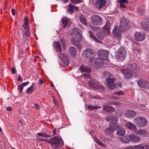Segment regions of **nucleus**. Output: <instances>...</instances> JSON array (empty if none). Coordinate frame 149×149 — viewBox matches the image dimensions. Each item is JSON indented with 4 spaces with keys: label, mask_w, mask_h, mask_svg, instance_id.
Masks as SVG:
<instances>
[{
    "label": "nucleus",
    "mask_w": 149,
    "mask_h": 149,
    "mask_svg": "<svg viewBox=\"0 0 149 149\" xmlns=\"http://www.w3.org/2000/svg\"><path fill=\"white\" fill-rule=\"evenodd\" d=\"M72 33L74 34L71 40L72 44L79 48L81 47L79 42L82 38L81 31L78 29L75 28L72 30Z\"/></svg>",
    "instance_id": "f257e3e1"
},
{
    "label": "nucleus",
    "mask_w": 149,
    "mask_h": 149,
    "mask_svg": "<svg viewBox=\"0 0 149 149\" xmlns=\"http://www.w3.org/2000/svg\"><path fill=\"white\" fill-rule=\"evenodd\" d=\"M50 145L54 149H56L58 147L62 146L64 145L63 140L57 136H54L50 139Z\"/></svg>",
    "instance_id": "f03ea898"
},
{
    "label": "nucleus",
    "mask_w": 149,
    "mask_h": 149,
    "mask_svg": "<svg viewBox=\"0 0 149 149\" xmlns=\"http://www.w3.org/2000/svg\"><path fill=\"white\" fill-rule=\"evenodd\" d=\"M129 22L125 17L121 18L120 23L119 29L120 31L125 32L128 30L130 27Z\"/></svg>",
    "instance_id": "7ed1b4c3"
},
{
    "label": "nucleus",
    "mask_w": 149,
    "mask_h": 149,
    "mask_svg": "<svg viewBox=\"0 0 149 149\" xmlns=\"http://www.w3.org/2000/svg\"><path fill=\"white\" fill-rule=\"evenodd\" d=\"M126 55L125 49L123 47L121 46L118 50L116 58L119 62H122L125 59Z\"/></svg>",
    "instance_id": "20e7f679"
},
{
    "label": "nucleus",
    "mask_w": 149,
    "mask_h": 149,
    "mask_svg": "<svg viewBox=\"0 0 149 149\" xmlns=\"http://www.w3.org/2000/svg\"><path fill=\"white\" fill-rule=\"evenodd\" d=\"M82 54L84 57L87 59H92L95 56L96 53L93 49L88 48L83 51Z\"/></svg>",
    "instance_id": "39448f33"
},
{
    "label": "nucleus",
    "mask_w": 149,
    "mask_h": 149,
    "mask_svg": "<svg viewBox=\"0 0 149 149\" xmlns=\"http://www.w3.org/2000/svg\"><path fill=\"white\" fill-rule=\"evenodd\" d=\"M134 121L137 126L139 127H144L147 124V120L144 117H138L135 118Z\"/></svg>",
    "instance_id": "423d86ee"
},
{
    "label": "nucleus",
    "mask_w": 149,
    "mask_h": 149,
    "mask_svg": "<svg viewBox=\"0 0 149 149\" xmlns=\"http://www.w3.org/2000/svg\"><path fill=\"white\" fill-rule=\"evenodd\" d=\"M91 21L94 25L97 26L100 25L103 22L102 18L96 15H92L91 17Z\"/></svg>",
    "instance_id": "0eeeda50"
},
{
    "label": "nucleus",
    "mask_w": 149,
    "mask_h": 149,
    "mask_svg": "<svg viewBox=\"0 0 149 149\" xmlns=\"http://www.w3.org/2000/svg\"><path fill=\"white\" fill-rule=\"evenodd\" d=\"M59 58L62 61V63L63 64V65L66 67L69 63V59L65 54L63 53L58 54Z\"/></svg>",
    "instance_id": "6e6552de"
},
{
    "label": "nucleus",
    "mask_w": 149,
    "mask_h": 149,
    "mask_svg": "<svg viewBox=\"0 0 149 149\" xmlns=\"http://www.w3.org/2000/svg\"><path fill=\"white\" fill-rule=\"evenodd\" d=\"M137 84L141 88L149 89V82L146 80L139 79L137 81Z\"/></svg>",
    "instance_id": "1a4fd4ad"
},
{
    "label": "nucleus",
    "mask_w": 149,
    "mask_h": 149,
    "mask_svg": "<svg viewBox=\"0 0 149 149\" xmlns=\"http://www.w3.org/2000/svg\"><path fill=\"white\" fill-rule=\"evenodd\" d=\"M134 36L135 40L139 41H142L144 40L146 38L145 34L141 32H136L135 33Z\"/></svg>",
    "instance_id": "9d476101"
},
{
    "label": "nucleus",
    "mask_w": 149,
    "mask_h": 149,
    "mask_svg": "<svg viewBox=\"0 0 149 149\" xmlns=\"http://www.w3.org/2000/svg\"><path fill=\"white\" fill-rule=\"evenodd\" d=\"M97 54L102 59L106 61L108 60V52L107 51L104 50H99L97 52Z\"/></svg>",
    "instance_id": "9b49d317"
},
{
    "label": "nucleus",
    "mask_w": 149,
    "mask_h": 149,
    "mask_svg": "<svg viewBox=\"0 0 149 149\" xmlns=\"http://www.w3.org/2000/svg\"><path fill=\"white\" fill-rule=\"evenodd\" d=\"M107 1L106 0H97L95 3V6L99 10H101L102 8L105 6Z\"/></svg>",
    "instance_id": "f8f14e48"
},
{
    "label": "nucleus",
    "mask_w": 149,
    "mask_h": 149,
    "mask_svg": "<svg viewBox=\"0 0 149 149\" xmlns=\"http://www.w3.org/2000/svg\"><path fill=\"white\" fill-rule=\"evenodd\" d=\"M94 65L96 66L97 68H100L104 65V62L103 60L100 58H96L93 60Z\"/></svg>",
    "instance_id": "ddd939ff"
},
{
    "label": "nucleus",
    "mask_w": 149,
    "mask_h": 149,
    "mask_svg": "<svg viewBox=\"0 0 149 149\" xmlns=\"http://www.w3.org/2000/svg\"><path fill=\"white\" fill-rule=\"evenodd\" d=\"M115 79L111 78H108L107 79V81L108 87L110 89H114L116 86L114 84Z\"/></svg>",
    "instance_id": "4468645a"
},
{
    "label": "nucleus",
    "mask_w": 149,
    "mask_h": 149,
    "mask_svg": "<svg viewBox=\"0 0 149 149\" xmlns=\"http://www.w3.org/2000/svg\"><path fill=\"white\" fill-rule=\"evenodd\" d=\"M109 127L107 128L106 130H120V126L117 123H111L109 125Z\"/></svg>",
    "instance_id": "2eb2a0df"
},
{
    "label": "nucleus",
    "mask_w": 149,
    "mask_h": 149,
    "mask_svg": "<svg viewBox=\"0 0 149 149\" xmlns=\"http://www.w3.org/2000/svg\"><path fill=\"white\" fill-rule=\"evenodd\" d=\"M119 29L118 27L116 26L113 29V36L117 38V40H119L121 38V34Z\"/></svg>",
    "instance_id": "dca6fc26"
},
{
    "label": "nucleus",
    "mask_w": 149,
    "mask_h": 149,
    "mask_svg": "<svg viewBox=\"0 0 149 149\" xmlns=\"http://www.w3.org/2000/svg\"><path fill=\"white\" fill-rule=\"evenodd\" d=\"M122 72L125 74L124 77L125 79H129L132 77V73L131 70L128 69H123Z\"/></svg>",
    "instance_id": "f3484780"
},
{
    "label": "nucleus",
    "mask_w": 149,
    "mask_h": 149,
    "mask_svg": "<svg viewBox=\"0 0 149 149\" xmlns=\"http://www.w3.org/2000/svg\"><path fill=\"white\" fill-rule=\"evenodd\" d=\"M88 84L90 87L95 89H98L101 87V86L100 85L98 84L95 81L92 80L89 81H88Z\"/></svg>",
    "instance_id": "a211bd4d"
},
{
    "label": "nucleus",
    "mask_w": 149,
    "mask_h": 149,
    "mask_svg": "<svg viewBox=\"0 0 149 149\" xmlns=\"http://www.w3.org/2000/svg\"><path fill=\"white\" fill-rule=\"evenodd\" d=\"M125 115L128 118H133L136 116V113L134 111L129 110L125 112Z\"/></svg>",
    "instance_id": "6ab92c4d"
},
{
    "label": "nucleus",
    "mask_w": 149,
    "mask_h": 149,
    "mask_svg": "<svg viewBox=\"0 0 149 149\" xmlns=\"http://www.w3.org/2000/svg\"><path fill=\"white\" fill-rule=\"evenodd\" d=\"M74 9L76 10H79L78 7L73 6L72 3H70L68 6L67 11L71 14H72L74 12Z\"/></svg>",
    "instance_id": "aec40b11"
},
{
    "label": "nucleus",
    "mask_w": 149,
    "mask_h": 149,
    "mask_svg": "<svg viewBox=\"0 0 149 149\" xmlns=\"http://www.w3.org/2000/svg\"><path fill=\"white\" fill-rule=\"evenodd\" d=\"M110 26V23L109 21L107 22L106 23L104 26L103 27V30L102 31L105 35H107L110 33V30L109 26Z\"/></svg>",
    "instance_id": "412c9836"
},
{
    "label": "nucleus",
    "mask_w": 149,
    "mask_h": 149,
    "mask_svg": "<svg viewBox=\"0 0 149 149\" xmlns=\"http://www.w3.org/2000/svg\"><path fill=\"white\" fill-rule=\"evenodd\" d=\"M130 141L135 143H139L141 140L138 136L133 134L130 135Z\"/></svg>",
    "instance_id": "4be33fe9"
},
{
    "label": "nucleus",
    "mask_w": 149,
    "mask_h": 149,
    "mask_svg": "<svg viewBox=\"0 0 149 149\" xmlns=\"http://www.w3.org/2000/svg\"><path fill=\"white\" fill-rule=\"evenodd\" d=\"M129 66L131 67V70L134 72H137L139 70V66L132 61L130 62Z\"/></svg>",
    "instance_id": "5701e85b"
},
{
    "label": "nucleus",
    "mask_w": 149,
    "mask_h": 149,
    "mask_svg": "<svg viewBox=\"0 0 149 149\" xmlns=\"http://www.w3.org/2000/svg\"><path fill=\"white\" fill-rule=\"evenodd\" d=\"M126 125L130 130H136L137 129L136 126L132 123H126Z\"/></svg>",
    "instance_id": "b1692460"
},
{
    "label": "nucleus",
    "mask_w": 149,
    "mask_h": 149,
    "mask_svg": "<svg viewBox=\"0 0 149 149\" xmlns=\"http://www.w3.org/2000/svg\"><path fill=\"white\" fill-rule=\"evenodd\" d=\"M54 44L56 49L57 51L58 52H61L62 50L60 42L58 41H56L54 42Z\"/></svg>",
    "instance_id": "393cba45"
},
{
    "label": "nucleus",
    "mask_w": 149,
    "mask_h": 149,
    "mask_svg": "<svg viewBox=\"0 0 149 149\" xmlns=\"http://www.w3.org/2000/svg\"><path fill=\"white\" fill-rule=\"evenodd\" d=\"M103 109L109 113H111L113 112L115 109L114 108L112 107L107 106H104L103 107Z\"/></svg>",
    "instance_id": "a878e982"
},
{
    "label": "nucleus",
    "mask_w": 149,
    "mask_h": 149,
    "mask_svg": "<svg viewBox=\"0 0 149 149\" xmlns=\"http://www.w3.org/2000/svg\"><path fill=\"white\" fill-rule=\"evenodd\" d=\"M53 132V134L52 135H51L50 134H46L44 132H40L38 133L37 134V135L38 136H42L44 137H50L52 136L53 135H54L56 133V131H52Z\"/></svg>",
    "instance_id": "bb28decb"
},
{
    "label": "nucleus",
    "mask_w": 149,
    "mask_h": 149,
    "mask_svg": "<svg viewBox=\"0 0 149 149\" xmlns=\"http://www.w3.org/2000/svg\"><path fill=\"white\" fill-rule=\"evenodd\" d=\"M141 26L145 30L149 31V22H143L141 24Z\"/></svg>",
    "instance_id": "cd10ccee"
},
{
    "label": "nucleus",
    "mask_w": 149,
    "mask_h": 149,
    "mask_svg": "<svg viewBox=\"0 0 149 149\" xmlns=\"http://www.w3.org/2000/svg\"><path fill=\"white\" fill-rule=\"evenodd\" d=\"M135 133L141 136L145 137L149 135V134L146 131H136Z\"/></svg>",
    "instance_id": "c85d7f7f"
},
{
    "label": "nucleus",
    "mask_w": 149,
    "mask_h": 149,
    "mask_svg": "<svg viewBox=\"0 0 149 149\" xmlns=\"http://www.w3.org/2000/svg\"><path fill=\"white\" fill-rule=\"evenodd\" d=\"M79 70L81 72H86L88 73L91 71V69L89 68L86 67L83 65L81 66Z\"/></svg>",
    "instance_id": "c756f323"
},
{
    "label": "nucleus",
    "mask_w": 149,
    "mask_h": 149,
    "mask_svg": "<svg viewBox=\"0 0 149 149\" xmlns=\"http://www.w3.org/2000/svg\"><path fill=\"white\" fill-rule=\"evenodd\" d=\"M68 51L69 53H70L72 55L74 56L77 52V50L75 47H71L69 48Z\"/></svg>",
    "instance_id": "7c9ffc66"
},
{
    "label": "nucleus",
    "mask_w": 149,
    "mask_h": 149,
    "mask_svg": "<svg viewBox=\"0 0 149 149\" xmlns=\"http://www.w3.org/2000/svg\"><path fill=\"white\" fill-rule=\"evenodd\" d=\"M89 33L90 35V38L92 39H93L94 40L96 41V42H99V43H101L102 42L101 41L99 40L95 36L94 34L93 33V32L91 31H90L89 32Z\"/></svg>",
    "instance_id": "2f4dec72"
},
{
    "label": "nucleus",
    "mask_w": 149,
    "mask_h": 149,
    "mask_svg": "<svg viewBox=\"0 0 149 149\" xmlns=\"http://www.w3.org/2000/svg\"><path fill=\"white\" fill-rule=\"evenodd\" d=\"M34 83H33L26 90V92L28 94H31L34 91Z\"/></svg>",
    "instance_id": "473e14b6"
},
{
    "label": "nucleus",
    "mask_w": 149,
    "mask_h": 149,
    "mask_svg": "<svg viewBox=\"0 0 149 149\" xmlns=\"http://www.w3.org/2000/svg\"><path fill=\"white\" fill-rule=\"evenodd\" d=\"M100 108V106L97 105H96L95 106H94L93 105H89L87 107V108L89 110L91 111L96 110L98 108Z\"/></svg>",
    "instance_id": "72a5a7b5"
},
{
    "label": "nucleus",
    "mask_w": 149,
    "mask_h": 149,
    "mask_svg": "<svg viewBox=\"0 0 149 149\" xmlns=\"http://www.w3.org/2000/svg\"><path fill=\"white\" fill-rule=\"evenodd\" d=\"M120 140L123 142L125 143H128L130 141V138L129 136L122 137L120 138Z\"/></svg>",
    "instance_id": "f704fd0d"
},
{
    "label": "nucleus",
    "mask_w": 149,
    "mask_h": 149,
    "mask_svg": "<svg viewBox=\"0 0 149 149\" xmlns=\"http://www.w3.org/2000/svg\"><path fill=\"white\" fill-rule=\"evenodd\" d=\"M135 146L136 149H149V146L148 145L143 146L142 144H140Z\"/></svg>",
    "instance_id": "c9c22d12"
},
{
    "label": "nucleus",
    "mask_w": 149,
    "mask_h": 149,
    "mask_svg": "<svg viewBox=\"0 0 149 149\" xmlns=\"http://www.w3.org/2000/svg\"><path fill=\"white\" fill-rule=\"evenodd\" d=\"M80 22L84 25H86L87 24V21L83 15L80 16Z\"/></svg>",
    "instance_id": "e433bc0d"
},
{
    "label": "nucleus",
    "mask_w": 149,
    "mask_h": 149,
    "mask_svg": "<svg viewBox=\"0 0 149 149\" xmlns=\"http://www.w3.org/2000/svg\"><path fill=\"white\" fill-rule=\"evenodd\" d=\"M97 36L99 39L102 40L103 39L104 37L106 36V35L102 31L98 32L97 33Z\"/></svg>",
    "instance_id": "4c0bfd02"
},
{
    "label": "nucleus",
    "mask_w": 149,
    "mask_h": 149,
    "mask_svg": "<svg viewBox=\"0 0 149 149\" xmlns=\"http://www.w3.org/2000/svg\"><path fill=\"white\" fill-rule=\"evenodd\" d=\"M119 2L121 7L123 8H125L126 7L125 4L127 3L128 1L127 0H120Z\"/></svg>",
    "instance_id": "58836bf2"
},
{
    "label": "nucleus",
    "mask_w": 149,
    "mask_h": 149,
    "mask_svg": "<svg viewBox=\"0 0 149 149\" xmlns=\"http://www.w3.org/2000/svg\"><path fill=\"white\" fill-rule=\"evenodd\" d=\"M68 22V20L66 19H62V23L63 25V27L65 28L67 25Z\"/></svg>",
    "instance_id": "ea45409f"
},
{
    "label": "nucleus",
    "mask_w": 149,
    "mask_h": 149,
    "mask_svg": "<svg viewBox=\"0 0 149 149\" xmlns=\"http://www.w3.org/2000/svg\"><path fill=\"white\" fill-rule=\"evenodd\" d=\"M106 118L107 120L109 122H110V121H111V120L112 119H114L115 122H117L118 120V118H115V117L114 116L113 117L111 116H107L106 117Z\"/></svg>",
    "instance_id": "a19ab883"
},
{
    "label": "nucleus",
    "mask_w": 149,
    "mask_h": 149,
    "mask_svg": "<svg viewBox=\"0 0 149 149\" xmlns=\"http://www.w3.org/2000/svg\"><path fill=\"white\" fill-rule=\"evenodd\" d=\"M30 36V33L29 32V29L26 30L23 36L25 38H27Z\"/></svg>",
    "instance_id": "79ce46f5"
},
{
    "label": "nucleus",
    "mask_w": 149,
    "mask_h": 149,
    "mask_svg": "<svg viewBox=\"0 0 149 149\" xmlns=\"http://www.w3.org/2000/svg\"><path fill=\"white\" fill-rule=\"evenodd\" d=\"M29 23L24 22V23L23 26L25 30L29 29Z\"/></svg>",
    "instance_id": "37998d69"
},
{
    "label": "nucleus",
    "mask_w": 149,
    "mask_h": 149,
    "mask_svg": "<svg viewBox=\"0 0 149 149\" xmlns=\"http://www.w3.org/2000/svg\"><path fill=\"white\" fill-rule=\"evenodd\" d=\"M24 87L21 84L18 86V90L19 93H21L22 92Z\"/></svg>",
    "instance_id": "c03bdc74"
},
{
    "label": "nucleus",
    "mask_w": 149,
    "mask_h": 149,
    "mask_svg": "<svg viewBox=\"0 0 149 149\" xmlns=\"http://www.w3.org/2000/svg\"><path fill=\"white\" fill-rule=\"evenodd\" d=\"M125 131H117V134L120 135H124L125 134Z\"/></svg>",
    "instance_id": "a18cd8bd"
},
{
    "label": "nucleus",
    "mask_w": 149,
    "mask_h": 149,
    "mask_svg": "<svg viewBox=\"0 0 149 149\" xmlns=\"http://www.w3.org/2000/svg\"><path fill=\"white\" fill-rule=\"evenodd\" d=\"M61 42L63 48L65 47V42L64 39H62L61 40Z\"/></svg>",
    "instance_id": "49530a36"
},
{
    "label": "nucleus",
    "mask_w": 149,
    "mask_h": 149,
    "mask_svg": "<svg viewBox=\"0 0 149 149\" xmlns=\"http://www.w3.org/2000/svg\"><path fill=\"white\" fill-rule=\"evenodd\" d=\"M96 142L97 144L102 146H104V144L101 141L99 140H97Z\"/></svg>",
    "instance_id": "de8ad7c7"
},
{
    "label": "nucleus",
    "mask_w": 149,
    "mask_h": 149,
    "mask_svg": "<svg viewBox=\"0 0 149 149\" xmlns=\"http://www.w3.org/2000/svg\"><path fill=\"white\" fill-rule=\"evenodd\" d=\"M138 11L141 15H143L144 14L143 9L141 8H139V9Z\"/></svg>",
    "instance_id": "09e8293b"
},
{
    "label": "nucleus",
    "mask_w": 149,
    "mask_h": 149,
    "mask_svg": "<svg viewBox=\"0 0 149 149\" xmlns=\"http://www.w3.org/2000/svg\"><path fill=\"white\" fill-rule=\"evenodd\" d=\"M81 0H70L71 2L73 3H79L80 2Z\"/></svg>",
    "instance_id": "8fccbe9b"
},
{
    "label": "nucleus",
    "mask_w": 149,
    "mask_h": 149,
    "mask_svg": "<svg viewBox=\"0 0 149 149\" xmlns=\"http://www.w3.org/2000/svg\"><path fill=\"white\" fill-rule=\"evenodd\" d=\"M114 94L118 95H120L123 94V92L122 91H117L115 92Z\"/></svg>",
    "instance_id": "3c124183"
},
{
    "label": "nucleus",
    "mask_w": 149,
    "mask_h": 149,
    "mask_svg": "<svg viewBox=\"0 0 149 149\" xmlns=\"http://www.w3.org/2000/svg\"><path fill=\"white\" fill-rule=\"evenodd\" d=\"M136 148L135 146L133 147V146H130L129 147L125 148V149H136Z\"/></svg>",
    "instance_id": "603ef678"
},
{
    "label": "nucleus",
    "mask_w": 149,
    "mask_h": 149,
    "mask_svg": "<svg viewBox=\"0 0 149 149\" xmlns=\"http://www.w3.org/2000/svg\"><path fill=\"white\" fill-rule=\"evenodd\" d=\"M53 101L54 104L56 105H57L58 104V102H57V101H56V99H55V97H54V96H53Z\"/></svg>",
    "instance_id": "864d4df0"
},
{
    "label": "nucleus",
    "mask_w": 149,
    "mask_h": 149,
    "mask_svg": "<svg viewBox=\"0 0 149 149\" xmlns=\"http://www.w3.org/2000/svg\"><path fill=\"white\" fill-rule=\"evenodd\" d=\"M29 83V81H26L21 84L23 86H24L28 85Z\"/></svg>",
    "instance_id": "5fc2aeb1"
},
{
    "label": "nucleus",
    "mask_w": 149,
    "mask_h": 149,
    "mask_svg": "<svg viewBox=\"0 0 149 149\" xmlns=\"http://www.w3.org/2000/svg\"><path fill=\"white\" fill-rule=\"evenodd\" d=\"M17 80L18 81H22V80H23L22 78L21 77V75L19 74Z\"/></svg>",
    "instance_id": "6e6d98bb"
},
{
    "label": "nucleus",
    "mask_w": 149,
    "mask_h": 149,
    "mask_svg": "<svg viewBox=\"0 0 149 149\" xmlns=\"http://www.w3.org/2000/svg\"><path fill=\"white\" fill-rule=\"evenodd\" d=\"M15 71H16V70H15V68L14 67H13L12 68V70H11V72L13 74H14L15 73Z\"/></svg>",
    "instance_id": "4d7b16f0"
},
{
    "label": "nucleus",
    "mask_w": 149,
    "mask_h": 149,
    "mask_svg": "<svg viewBox=\"0 0 149 149\" xmlns=\"http://www.w3.org/2000/svg\"><path fill=\"white\" fill-rule=\"evenodd\" d=\"M28 17H25L24 19V22L29 23Z\"/></svg>",
    "instance_id": "13d9d810"
},
{
    "label": "nucleus",
    "mask_w": 149,
    "mask_h": 149,
    "mask_svg": "<svg viewBox=\"0 0 149 149\" xmlns=\"http://www.w3.org/2000/svg\"><path fill=\"white\" fill-rule=\"evenodd\" d=\"M104 76L109 75V72L108 71H105L104 72Z\"/></svg>",
    "instance_id": "bf43d9fd"
},
{
    "label": "nucleus",
    "mask_w": 149,
    "mask_h": 149,
    "mask_svg": "<svg viewBox=\"0 0 149 149\" xmlns=\"http://www.w3.org/2000/svg\"><path fill=\"white\" fill-rule=\"evenodd\" d=\"M11 11L12 14L13 15H14L15 14V10L13 8L12 9Z\"/></svg>",
    "instance_id": "052dcab7"
},
{
    "label": "nucleus",
    "mask_w": 149,
    "mask_h": 149,
    "mask_svg": "<svg viewBox=\"0 0 149 149\" xmlns=\"http://www.w3.org/2000/svg\"><path fill=\"white\" fill-rule=\"evenodd\" d=\"M83 76L85 77H90L89 75L88 74L84 73L83 74Z\"/></svg>",
    "instance_id": "680f3d73"
},
{
    "label": "nucleus",
    "mask_w": 149,
    "mask_h": 149,
    "mask_svg": "<svg viewBox=\"0 0 149 149\" xmlns=\"http://www.w3.org/2000/svg\"><path fill=\"white\" fill-rule=\"evenodd\" d=\"M6 110L8 111H11L12 110V108L10 107H7L6 109Z\"/></svg>",
    "instance_id": "e2e57ef3"
},
{
    "label": "nucleus",
    "mask_w": 149,
    "mask_h": 149,
    "mask_svg": "<svg viewBox=\"0 0 149 149\" xmlns=\"http://www.w3.org/2000/svg\"><path fill=\"white\" fill-rule=\"evenodd\" d=\"M44 141H45V142H48L49 143V145H50V139L49 140L46 139H44Z\"/></svg>",
    "instance_id": "0e129e2a"
},
{
    "label": "nucleus",
    "mask_w": 149,
    "mask_h": 149,
    "mask_svg": "<svg viewBox=\"0 0 149 149\" xmlns=\"http://www.w3.org/2000/svg\"><path fill=\"white\" fill-rule=\"evenodd\" d=\"M39 81L40 83L41 84L44 83V82L40 78H39Z\"/></svg>",
    "instance_id": "69168bd1"
},
{
    "label": "nucleus",
    "mask_w": 149,
    "mask_h": 149,
    "mask_svg": "<svg viewBox=\"0 0 149 149\" xmlns=\"http://www.w3.org/2000/svg\"><path fill=\"white\" fill-rule=\"evenodd\" d=\"M34 106L37 109H38L39 108V106L37 104H36L34 105Z\"/></svg>",
    "instance_id": "338daca9"
},
{
    "label": "nucleus",
    "mask_w": 149,
    "mask_h": 149,
    "mask_svg": "<svg viewBox=\"0 0 149 149\" xmlns=\"http://www.w3.org/2000/svg\"><path fill=\"white\" fill-rule=\"evenodd\" d=\"M91 29L93 31H97V29L95 27H91Z\"/></svg>",
    "instance_id": "774afa93"
}]
</instances>
